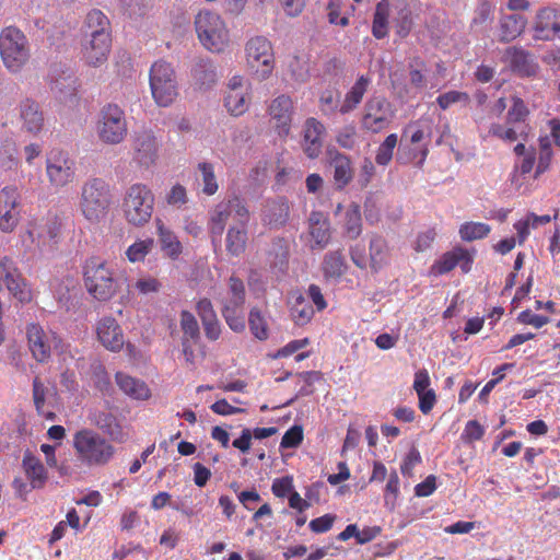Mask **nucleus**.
Instances as JSON below:
<instances>
[{
    "label": "nucleus",
    "mask_w": 560,
    "mask_h": 560,
    "mask_svg": "<svg viewBox=\"0 0 560 560\" xmlns=\"http://www.w3.org/2000/svg\"><path fill=\"white\" fill-rule=\"evenodd\" d=\"M245 300L244 282L232 275L228 280L226 295L221 300V313L228 326L235 332H242L245 329Z\"/></svg>",
    "instance_id": "obj_11"
},
{
    "label": "nucleus",
    "mask_w": 560,
    "mask_h": 560,
    "mask_svg": "<svg viewBox=\"0 0 560 560\" xmlns=\"http://www.w3.org/2000/svg\"><path fill=\"white\" fill-rule=\"evenodd\" d=\"M116 383L118 387L132 399H148L150 389L147 384L122 372L116 373Z\"/></svg>",
    "instance_id": "obj_35"
},
{
    "label": "nucleus",
    "mask_w": 560,
    "mask_h": 560,
    "mask_svg": "<svg viewBox=\"0 0 560 560\" xmlns=\"http://www.w3.org/2000/svg\"><path fill=\"white\" fill-rule=\"evenodd\" d=\"M22 468L27 480L31 481V488L42 489L45 487L48 480V471L40 459L30 451L24 453Z\"/></svg>",
    "instance_id": "obj_30"
},
{
    "label": "nucleus",
    "mask_w": 560,
    "mask_h": 560,
    "mask_svg": "<svg viewBox=\"0 0 560 560\" xmlns=\"http://www.w3.org/2000/svg\"><path fill=\"white\" fill-rule=\"evenodd\" d=\"M73 447L78 459L89 466H104L116 453L105 438L90 429H82L73 435Z\"/></svg>",
    "instance_id": "obj_5"
},
{
    "label": "nucleus",
    "mask_w": 560,
    "mask_h": 560,
    "mask_svg": "<svg viewBox=\"0 0 560 560\" xmlns=\"http://www.w3.org/2000/svg\"><path fill=\"white\" fill-rule=\"evenodd\" d=\"M159 142L151 130L135 133L131 141V162L138 167L148 170L159 158Z\"/></svg>",
    "instance_id": "obj_15"
},
{
    "label": "nucleus",
    "mask_w": 560,
    "mask_h": 560,
    "mask_svg": "<svg viewBox=\"0 0 560 560\" xmlns=\"http://www.w3.org/2000/svg\"><path fill=\"white\" fill-rule=\"evenodd\" d=\"M3 284L7 287L9 292L21 303H30L33 299V293L30 284L20 272L16 277H13Z\"/></svg>",
    "instance_id": "obj_46"
},
{
    "label": "nucleus",
    "mask_w": 560,
    "mask_h": 560,
    "mask_svg": "<svg viewBox=\"0 0 560 560\" xmlns=\"http://www.w3.org/2000/svg\"><path fill=\"white\" fill-rule=\"evenodd\" d=\"M90 421L115 442L124 443L128 440L127 433L122 430L117 418L110 412L95 411L90 415Z\"/></svg>",
    "instance_id": "obj_29"
},
{
    "label": "nucleus",
    "mask_w": 560,
    "mask_h": 560,
    "mask_svg": "<svg viewBox=\"0 0 560 560\" xmlns=\"http://www.w3.org/2000/svg\"><path fill=\"white\" fill-rule=\"evenodd\" d=\"M303 441V430L300 425H293L290 428L281 439L280 447L282 448H295Z\"/></svg>",
    "instance_id": "obj_61"
},
{
    "label": "nucleus",
    "mask_w": 560,
    "mask_h": 560,
    "mask_svg": "<svg viewBox=\"0 0 560 560\" xmlns=\"http://www.w3.org/2000/svg\"><path fill=\"white\" fill-rule=\"evenodd\" d=\"M293 299L291 317L296 325L303 326L313 318L315 313L314 308L302 294H296Z\"/></svg>",
    "instance_id": "obj_45"
},
{
    "label": "nucleus",
    "mask_w": 560,
    "mask_h": 560,
    "mask_svg": "<svg viewBox=\"0 0 560 560\" xmlns=\"http://www.w3.org/2000/svg\"><path fill=\"white\" fill-rule=\"evenodd\" d=\"M337 143L343 148L351 150L357 143V129L353 125L341 128L336 137Z\"/></svg>",
    "instance_id": "obj_60"
},
{
    "label": "nucleus",
    "mask_w": 560,
    "mask_h": 560,
    "mask_svg": "<svg viewBox=\"0 0 560 560\" xmlns=\"http://www.w3.org/2000/svg\"><path fill=\"white\" fill-rule=\"evenodd\" d=\"M195 30L201 45L211 52H222L229 45L225 22L214 12L200 11L195 18Z\"/></svg>",
    "instance_id": "obj_8"
},
{
    "label": "nucleus",
    "mask_w": 560,
    "mask_h": 560,
    "mask_svg": "<svg viewBox=\"0 0 560 560\" xmlns=\"http://www.w3.org/2000/svg\"><path fill=\"white\" fill-rule=\"evenodd\" d=\"M97 337L101 343L108 350L117 352L125 345L120 326L113 317H104L97 324Z\"/></svg>",
    "instance_id": "obj_23"
},
{
    "label": "nucleus",
    "mask_w": 560,
    "mask_h": 560,
    "mask_svg": "<svg viewBox=\"0 0 560 560\" xmlns=\"http://www.w3.org/2000/svg\"><path fill=\"white\" fill-rule=\"evenodd\" d=\"M149 83L158 106L168 107L178 96V82L174 67L165 61H155L150 69Z\"/></svg>",
    "instance_id": "obj_9"
},
{
    "label": "nucleus",
    "mask_w": 560,
    "mask_h": 560,
    "mask_svg": "<svg viewBox=\"0 0 560 560\" xmlns=\"http://www.w3.org/2000/svg\"><path fill=\"white\" fill-rule=\"evenodd\" d=\"M112 37V28L109 19L98 9L88 12L83 26L82 38H96L101 35Z\"/></svg>",
    "instance_id": "obj_26"
},
{
    "label": "nucleus",
    "mask_w": 560,
    "mask_h": 560,
    "mask_svg": "<svg viewBox=\"0 0 560 560\" xmlns=\"http://www.w3.org/2000/svg\"><path fill=\"white\" fill-rule=\"evenodd\" d=\"M82 275L86 291L97 301L110 300L120 287V278L115 277L107 261L97 256L84 260Z\"/></svg>",
    "instance_id": "obj_2"
},
{
    "label": "nucleus",
    "mask_w": 560,
    "mask_h": 560,
    "mask_svg": "<svg viewBox=\"0 0 560 560\" xmlns=\"http://www.w3.org/2000/svg\"><path fill=\"white\" fill-rule=\"evenodd\" d=\"M156 235L160 248L164 256L172 260L178 259L183 252V245L179 242L177 235L161 220H156Z\"/></svg>",
    "instance_id": "obj_31"
},
{
    "label": "nucleus",
    "mask_w": 560,
    "mask_h": 560,
    "mask_svg": "<svg viewBox=\"0 0 560 560\" xmlns=\"http://www.w3.org/2000/svg\"><path fill=\"white\" fill-rule=\"evenodd\" d=\"M20 117L23 121V128L33 135L38 133L44 126V115L38 103L32 100H25L20 104Z\"/></svg>",
    "instance_id": "obj_32"
},
{
    "label": "nucleus",
    "mask_w": 560,
    "mask_h": 560,
    "mask_svg": "<svg viewBox=\"0 0 560 560\" xmlns=\"http://www.w3.org/2000/svg\"><path fill=\"white\" fill-rule=\"evenodd\" d=\"M343 230L346 235L351 240L357 238L361 234L362 219L359 205L352 202L347 207L345 212Z\"/></svg>",
    "instance_id": "obj_44"
},
{
    "label": "nucleus",
    "mask_w": 560,
    "mask_h": 560,
    "mask_svg": "<svg viewBox=\"0 0 560 560\" xmlns=\"http://www.w3.org/2000/svg\"><path fill=\"white\" fill-rule=\"evenodd\" d=\"M75 79L72 75H62L51 80L50 90L59 102L67 103L75 96Z\"/></svg>",
    "instance_id": "obj_42"
},
{
    "label": "nucleus",
    "mask_w": 560,
    "mask_h": 560,
    "mask_svg": "<svg viewBox=\"0 0 560 560\" xmlns=\"http://www.w3.org/2000/svg\"><path fill=\"white\" fill-rule=\"evenodd\" d=\"M491 232V226L483 222H465L459 226L458 234L465 242H472L487 237Z\"/></svg>",
    "instance_id": "obj_48"
},
{
    "label": "nucleus",
    "mask_w": 560,
    "mask_h": 560,
    "mask_svg": "<svg viewBox=\"0 0 560 560\" xmlns=\"http://www.w3.org/2000/svg\"><path fill=\"white\" fill-rule=\"evenodd\" d=\"M324 125L316 118H307L303 126V151L310 159H316L322 152Z\"/></svg>",
    "instance_id": "obj_24"
},
{
    "label": "nucleus",
    "mask_w": 560,
    "mask_h": 560,
    "mask_svg": "<svg viewBox=\"0 0 560 560\" xmlns=\"http://www.w3.org/2000/svg\"><path fill=\"white\" fill-rule=\"evenodd\" d=\"M250 103V83L244 77L235 74L226 83L223 105L234 117L242 116L248 110Z\"/></svg>",
    "instance_id": "obj_16"
},
{
    "label": "nucleus",
    "mask_w": 560,
    "mask_h": 560,
    "mask_svg": "<svg viewBox=\"0 0 560 560\" xmlns=\"http://www.w3.org/2000/svg\"><path fill=\"white\" fill-rule=\"evenodd\" d=\"M390 103L382 96L368 100L361 119L362 128L377 133L389 127L394 118Z\"/></svg>",
    "instance_id": "obj_14"
},
{
    "label": "nucleus",
    "mask_w": 560,
    "mask_h": 560,
    "mask_svg": "<svg viewBox=\"0 0 560 560\" xmlns=\"http://www.w3.org/2000/svg\"><path fill=\"white\" fill-rule=\"evenodd\" d=\"M127 132L128 125L124 109L113 103L104 105L96 122L98 139L105 144L115 145L125 140Z\"/></svg>",
    "instance_id": "obj_10"
},
{
    "label": "nucleus",
    "mask_w": 560,
    "mask_h": 560,
    "mask_svg": "<svg viewBox=\"0 0 560 560\" xmlns=\"http://www.w3.org/2000/svg\"><path fill=\"white\" fill-rule=\"evenodd\" d=\"M27 233L38 248L51 246L60 237L61 223L57 219H49L42 225L33 226Z\"/></svg>",
    "instance_id": "obj_28"
},
{
    "label": "nucleus",
    "mask_w": 560,
    "mask_h": 560,
    "mask_svg": "<svg viewBox=\"0 0 560 560\" xmlns=\"http://www.w3.org/2000/svg\"><path fill=\"white\" fill-rule=\"evenodd\" d=\"M194 84L200 90H210L218 81V71L210 58H197L191 68Z\"/></svg>",
    "instance_id": "obj_27"
},
{
    "label": "nucleus",
    "mask_w": 560,
    "mask_h": 560,
    "mask_svg": "<svg viewBox=\"0 0 560 560\" xmlns=\"http://www.w3.org/2000/svg\"><path fill=\"white\" fill-rule=\"evenodd\" d=\"M77 281L72 277H65L62 279H54L51 282V289L54 291V294L56 299L60 303H67L70 299V291L75 289Z\"/></svg>",
    "instance_id": "obj_54"
},
{
    "label": "nucleus",
    "mask_w": 560,
    "mask_h": 560,
    "mask_svg": "<svg viewBox=\"0 0 560 560\" xmlns=\"http://www.w3.org/2000/svg\"><path fill=\"white\" fill-rule=\"evenodd\" d=\"M322 269L326 279L339 280L348 269L347 261L341 250L328 252L324 256Z\"/></svg>",
    "instance_id": "obj_38"
},
{
    "label": "nucleus",
    "mask_w": 560,
    "mask_h": 560,
    "mask_svg": "<svg viewBox=\"0 0 560 560\" xmlns=\"http://www.w3.org/2000/svg\"><path fill=\"white\" fill-rule=\"evenodd\" d=\"M536 161V152L534 149H532L520 163H516L514 166V171L512 174V183L516 187H521L522 183L520 180V177L525 176L529 174L535 165Z\"/></svg>",
    "instance_id": "obj_55"
},
{
    "label": "nucleus",
    "mask_w": 560,
    "mask_h": 560,
    "mask_svg": "<svg viewBox=\"0 0 560 560\" xmlns=\"http://www.w3.org/2000/svg\"><path fill=\"white\" fill-rule=\"evenodd\" d=\"M526 24V18L520 14L502 16L500 21V39L506 43L515 39L523 33Z\"/></svg>",
    "instance_id": "obj_39"
},
{
    "label": "nucleus",
    "mask_w": 560,
    "mask_h": 560,
    "mask_svg": "<svg viewBox=\"0 0 560 560\" xmlns=\"http://www.w3.org/2000/svg\"><path fill=\"white\" fill-rule=\"evenodd\" d=\"M330 166L334 170V180L338 189H343L353 178L350 159L340 152H330Z\"/></svg>",
    "instance_id": "obj_34"
},
{
    "label": "nucleus",
    "mask_w": 560,
    "mask_h": 560,
    "mask_svg": "<svg viewBox=\"0 0 560 560\" xmlns=\"http://www.w3.org/2000/svg\"><path fill=\"white\" fill-rule=\"evenodd\" d=\"M389 22L399 37L408 36L413 21L411 10L405 0H382L376 4L372 22V34L376 39H383L388 35Z\"/></svg>",
    "instance_id": "obj_1"
},
{
    "label": "nucleus",
    "mask_w": 560,
    "mask_h": 560,
    "mask_svg": "<svg viewBox=\"0 0 560 560\" xmlns=\"http://www.w3.org/2000/svg\"><path fill=\"white\" fill-rule=\"evenodd\" d=\"M289 219V205L285 199L279 198L267 201L262 210V221L271 228L283 226Z\"/></svg>",
    "instance_id": "obj_33"
},
{
    "label": "nucleus",
    "mask_w": 560,
    "mask_h": 560,
    "mask_svg": "<svg viewBox=\"0 0 560 560\" xmlns=\"http://www.w3.org/2000/svg\"><path fill=\"white\" fill-rule=\"evenodd\" d=\"M535 38L552 40L560 35V7L547 5L537 10L533 20Z\"/></svg>",
    "instance_id": "obj_18"
},
{
    "label": "nucleus",
    "mask_w": 560,
    "mask_h": 560,
    "mask_svg": "<svg viewBox=\"0 0 560 560\" xmlns=\"http://www.w3.org/2000/svg\"><path fill=\"white\" fill-rule=\"evenodd\" d=\"M405 135H410V142L412 144H419L421 143L422 141L427 140L425 143H423L420 148H419V153H420V160L419 162L417 163L418 166H421L428 155V152H429V149H428V143L430 141V138H431V132H430V128L428 127L427 130H424L419 122H413V124H410L406 129H405Z\"/></svg>",
    "instance_id": "obj_43"
},
{
    "label": "nucleus",
    "mask_w": 560,
    "mask_h": 560,
    "mask_svg": "<svg viewBox=\"0 0 560 560\" xmlns=\"http://www.w3.org/2000/svg\"><path fill=\"white\" fill-rule=\"evenodd\" d=\"M155 197L151 188L135 183L126 188L121 199V212L128 224L141 228L152 218Z\"/></svg>",
    "instance_id": "obj_4"
},
{
    "label": "nucleus",
    "mask_w": 560,
    "mask_h": 560,
    "mask_svg": "<svg viewBox=\"0 0 560 560\" xmlns=\"http://www.w3.org/2000/svg\"><path fill=\"white\" fill-rule=\"evenodd\" d=\"M247 229L246 226L232 225L229 228L225 237L226 252L235 257L242 255L246 249Z\"/></svg>",
    "instance_id": "obj_40"
},
{
    "label": "nucleus",
    "mask_w": 560,
    "mask_h": 560,
    "mask_svg": "<svg viewBox=\"0 0 560 560\" xmlns=\"http://www.w3.org/2000/svg\"><path fill=\"white\" fill-rule=\"evenodd\" d=\"M230 218L231 213L225 201L219 202L211 210L209 218V233L211 234L213 242L221 237Z\"/></svg>",
    "instance_id": "obj_41"
},
{
    "label": "nucleus",
    "mask_w": 560,
    "mask_h": 560,
    "mask_svg": "<svg viewBox=\"0 0 560 560\" xmlns=\"http://www.w3.org/2000/svg\"><path fill=\"white\" fill-rule=\"evenodd\" d=\"M0 57L4 67L12 73L21 71L27 63L31 48L21 30L8 26L0 32Z\"/></svg>",
    "instance_id": "obj_7"
},
{
    "label": "nucleus",
    "mask_w": 560,
    "mask_h": 560,
    "mask_svg": "<svg viewBox=\"0 0 560 560\" xmlns=\"http://www.w3.org/2000/svg\"><path fill=\"white\" fill-rule=\"evenodd\" d=\"M27 340L33 357L38 362L46 361L52 348L57 347V338L51 331H45L38 324L27 326Z\"/></svg>",
    "instance_id": "obj_21"
},
{
    "label": "nucleus",
    "mask_w": 560,
    "mask_h": 560,
    "mask_svg": "<svg viewBox=\"0 0 560 560\" xmlns=\"http://www.w3.org/2000/svg\"><path fill=\"white\" fill-rule=\"evenodd\" d=\"M470 102L468 93L460 91H448L438 96L436 103L441 109L445 110L450 106L456 103H463L467 105Z\"/></svg>",
    "instance_id": "obj_58"
},
{
    "label": "nucleus",
    "mask_w": 560,
    "mask_h": 560,
    "mask_svg": "<svg viewBox=\"0 0 560 560\" xmlns=\"http://www.w3.org/2000/svg\"><path fill=\"white\" fill-rule=\"evenodd\" d=\"M180 327L183 330V339L196 342L199 339V325L196 317L188 311L180 313Z\"/></svg>",
    "instance_id": "obj_53"
},
{
    "label": "nucleus",
    "mask_w": 560,
    "mask_h": 560,
    "mask_svg": "<svg viewBox=\"0 0 560 560\" xmlns=\"http://www.w3.org/2000/svg\"><path fill=\"white\" fill-rule=\"evenodd\" d=\"M397 141H398L397 135L390 133L380 144L377 152H376V156H375V162L378 165L385 166L392 161L393 152H394L395 147L397 145Z\"/></svg>",
    "instance_id": "obj_57"
},
{
    "label": "nucleus",
    "mask_w": 560,
    "mask_h": 560,
    "mask_svg": "<svg viewBox=\"0 0 560 560\" xmlns=\"http://www.w3.org/2000/svg\"><path fill=\"white\" fill-rule=\"evenodd\" d=\"M246 65L260 81L268 79L275 68L271 43L264 36L252 37L245 45Z\"/></svg>",
    "instance_id": "obj_12"
},
{
    "label": "nucleus",
    "mask_w": 560,
    "mask_h": 560,
    "mask_svg": "<svg viewBox=\"0 0 560 560\" xmlns=\"http://www.w3.org/2000/svg\"><path fill=\"white\" fill-rule=\"evenodd\" d=\"M409 83L416 91H422L427 88L428 80L425 72L428 71L427 63L419 57H415L408 65Z\"/></svg>",
    "instance_id": "obj_47"
},
{
    "label": "nucleus",
    "mask_w": 560,
    "mask_h": 560,
    "mask_svg": "<svg viewBox=\"0 0 560 560\" xmlns=\"http://www.w3.org/2000/svg\"><path fill=\"white\" fill-rule=\"evenodd\" d=\"M124 11L130 18L143 16L148 12V5L142 0H119Z\"/></svg>",
    "instance_id": "obj_64"
},
{
    "label": "nucleus",
    "mask_w": 560,
    "mask_h": 560,
    "mask_svg": "<svg viewBox=\"0 0 560 560\" xmlns=\"http://www.w3.org/2000/svg\"><path fill=\"white\" fill-rule=\"evenodd\" d=\"M529 116V109L525 102L518 97H512V105L508 110L505 124L493 122L488 132L482 136L498 138L504 142H514L517 140L526 141L528 136V125L526 120Z\"/></svg>",
    "instance_id": "obj_6"
},
{
    "label": "nucleus",
    "mask_w": 560,
    "mask_h": 560,
    "mask_svg": "<svg viewBox=\"0 0 560 560\" xmlns=\"http://www.w3.org/2000/svg\"><path fill=\"white\" fill-rule=\"evenodd\" d=\"M371 79L360 75L351 89L346 93L342 104L339 107L341 114H348L355 109L366 93Z\"/></svg>",
    "instance_id": "obj_36"
},
{
    "label": "nucleus",
    "mask_w": 560,
    "mask_h": 560,
    "mask_svg": "<svg viewBox=\"0 0 560 560\" xmlns=\"http://www.w3.org/2000/svg\"><path fill=\"white\" fill-rule=\"evenodd\" d=\"M110 47L112 37H105L103 34L96 38H82V58L88 66L98 68L107 61Z\"/></svg>",
    "instance_id": "obj_22"
},
{
    "label": "nucleus",
    "mask_w": 560,
    "mask_h": 560,
    "mask_svg": "<svg viewBox=\"0 0 560 560\" xmlns=\"http://www.w3.org/2000/svg\"><path fill=\"white\" fill-rule=\"evenodd\" d=\"M46 175L51 187L63 188L75 177V161L66 151L51 150L46 158Z\"/></svg>",
    "instance_id": "obj_13"
},
{
    "label": "nucleus",
    "mask_w": 560,
    "mask_h": 560,
    "mask_svg": "<svg viewBox=\"0 0 560 560\" xmlns=\"http://www.w3.org/2000/svg\"><path fill=\"white\" fill-rule=\"evenodd\" d=\"M231 213V217L237 221L238 226H247L249 220V211L245 205V202L240 198L234 196L233 198L225 201Z\"/></svg>",
    "instance_id": "obj_56"
},
{
    "label": "nucleus",
    "mask_w": 560,
    "mask_h": 560,
    "mask_svg": "<svg viewBox=\"0 0 560 560\" xmlns=\"http://www.w3.org/2000/svg\"><path fill=\"white\" fill-rule=\"evenodd\" d=\"M153 246L154 240L151 237L145 240H138L127 248L126 256L131 262L142 261L144 260L145 256L153 249Z\"/></svg>",
    "instance_id": "obj_51"
},
{
    "label": "nucleus",
    "mask_w": 560,
    "mask_h": 560,
    "mask_svg": "<svg viewBox=\"0 0 560 560\" xmlns=\"http://www.w3.org/2000/svg\"><path fill=\"white\" fill-rule=\"evenodd\" d=\"M197 168L200 172L202 192L207 196L214 195L219 189V185L217 182L213 164L209 162H200Z\"/></svg>",
    "instance_id": "obj_50"
},
{
    "label": "nucleus",
    "mask_w": 560,
    "mask_h": 560,
    "mask_svg": "<svg viewBox=\"0 0 560 560\" xmlns=\"http://www.w3.org/2000/svg\"><path fill=\"white\" fill-rule=\"evenodd\" d=\"M268 114L278 136L288 137L294 115L292 98L285 94L275 97L268 106Z\"/></svg>",
    "instance_id": "obj_19"
},
{
    "label": "nucleus",
    "mask_w": 560,
    "mask_h": 560,
    "mask_svg": "<svg viewBox=\"0 0 560 560\" xmlns=\"http://www.w3.org/2000/svg\"><path fill=\"white\" fill-rule=\"evenodd\" d=\"M493 8L488 2H483L479 4L475 11V16L472 19L471 25L472 27H479L487 24L492 20Z\"/></svg>",
    "instance_id": "obj_63"
},
{
    "label": "nucleus",
    "mask_w": 560,
    "mask_h": 560,
    "mask_svg": "<svg viewBox=\"0 0 560 560\" xmlns=\"http://www.w3.org/2000/svg\"><path fill=\"white\" fill-rule=\"evenodd\" d=\"M342 0H329L326 11L328 22L334 25H340L342 27L349 25V18L341 15Z\"/></svg>",
    "instance_id": "obj_59"
},
{
    "label": "nucleus",
    "mask_w": 560,
    "mask_h": 560,
    "mask_svg": "<svg viewBox=\"0 0 560 560\" xmlns=\"http://www.w3.org/2000/svg\"><path fill=\"white\" fill-rule=\"evenodd\" d=\"M22 202L15 186H5L0 190V231L12 233L21 220Z\"/></svg>",
    "instance_id": "obj_17"
},
{
    "label": "nucleus",
    "mask_w": 560,
    "mask_h": 560,
    "mask_svg": "<svg viewBox=\"0 0 560 560\" xmlns=\"http://www.w3.org/2000/svg\"><path fill=\"white\" fill-rule=\"evenodd\" d=\"M109 184L101 177H90L81 186L79 209L91 223L105 220L112 206Z\"/></svg>",
    "instance_id": "obj_3"
},
{
    "label": "nucleus",
    "mask_w": 560,
    "mask_h": 560,
    "mask_svg": "<svg viewBox=\"0 0 560 560\" xmlns=\"http://www.w3.org/2000/svg\"><path fill=\"white\" fill-rule=\"evenodd\" d=\"M248 325L252 334L259 340L268 338V325L262 313L254 307L248 315Z\"/></svg>",
    "instance_id": "obj_52"
},
{
    "label": "nucleus",
    "mask_w": 560,
    "mask_h": 560,
    "mask_svg": "<svg viewBox=\"0 0 560 560\" xmlns=\"http://www.w3.org/2000/svg\"><path fill=\"white\" fill-rule=\"evenodd\" d=\"M399 491V478L396 471L389 475L388 481L385 488V505L390 510L395 506V499Z\"/></svg>",
    "instance_id": "obj_62"
},
{
    "label": "nucleus",
    "mask_w": 560,
    "mask_h": 560,
    "mask_svg": "<svg viewBox=\"0 0 560 560\" xmlns=\"http://www.w3.org/2000/svg\"><path fill=\"white\" fill-rule=\"evenodd\" d=\"M388 248L386 241L381 236H373L370 242V265L377 271L386 262Z\"/></svg>",
    "instance_id": "obj_49"
},
{
    "label": "nucleus",
    "mask_w": 560,
    "mask_h": 560,
    "mask_svg": "<svg viewBox=\"0 0 560 560\" xmlns=\"http://www.w3.org/2000/svg\"><path fill=\"white\" fill-rule=\"evenodd\" d=\"M474 262V253L468 249L456 246L453 249L444 253L431 267V273L441 276L452 271L456 266H459L464 273L471 270Z\"/></svg>",
    "instance_id": "obj_20"
},
{
    "label": "nucleus",
    "mask_w": 560,
    "mask_h": 560,
    "mask_svg": "<svg viewBox=\"0 0 560 560\" xmlns=\"http://www.w3.org/2000/svg\"><path fill=\"white\" fill-rule=\"evenodd\" d=\"M505 59L512 70L521 75H532L535 73V65L529 55L522 48L510 47L505 51Z\"/></svg>",
    "instance_id": "obj_37"
},
{
    "label": "nucleus",
    "mask_w": 560,
    "mask_h": 560,
    "mask_svg": "<svg viewBox=\"0 0 560 560\" xmlns=\"http://www.w3.org/2000/svg\"><path fill=\"white\" fill-rule=\"evenodd\" d=\"M308 233L312 237V249H324L330 241V223L320 211H312L308 217Z\"/></svg>",
    "instance_id": "obj_25"
}]
</instances>
